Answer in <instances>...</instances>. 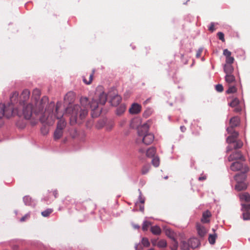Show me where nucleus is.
Segmentation results:
<instances>
[{
  "label": "nucleus",
  "instance_id": "nucleus-1",
  "mask_svg": "<svg viewBox=\"0 0 250 250\" xmlns=\"http://www.w3.org/2000/svg\"><path fill=\"white\" fill-rule=\"evenodd\" d=\"M19 93L17 91L13 92L10 96V103L5 104L6 108H11L12 114L10 117L13 115H17L19 116L23 115L26 119H29L33 113L36 115H41L39 118L44 115V108H46L48 104V99L47 97L44 96L40 100H38V97H36L35 100L31 103L25 105L20 103L19 105L16 108H14L13 104L17 102Z\"/></svg>",
  "mask_w": 250,
  "mask_h": 250
},
{
  "label": "nucleus",
  "instance_id": "nucleus-2",
  "mask_svg": "<svg viewBox=\"0 0 250 250\" xmlns=\"http://www.w3.org/2000/svg\"><path fill=\"white\" fill-rule=\"evenodd\" d=\"M54 103H51L48 105L47 108H45L44 115L40 118V120L42 123L52 125L54 123L55 119H59L58 122L57 128L63 130L66 126L65 121L62 118V114L59 112V109L62 105L61 102H57L56 106V114L53 113V108L54 106Z\"/></svg>",
  "mask_w": 250,
  "mask_h": 250
},
{
  "label": "nucleus",
  "instance_id": "nucleus-3",
  "mask_svg": "<svg viewBox=\"0 0 250 250\" xmlns=\"http://www.w3.org/2000/svg\"><path fill=\"white\" fill-rule=\"evenodd\" d=\"M151 123V121H148L146 123L138 128V137L137 139L138 143L142 142L146 145H149L153 142L154 138V135L148 132Z\"/></svg>",
  "mask_w": 250,
  "mask_h": 250
},
{
  "label": "nucleus",
  "instance_id": "nucleus-4",
  "mask_svg": "<svg viewBox=\"0 0 250 250\" xmlns=\"http://www.w3.org/2000/svg\"><path fill=\"white\" fill-rule=\"evenodd\" d=\"M71 116L70 117V124L74 125L77 123L78 119H83L87 115L88 111L86 109L82 108L79 104H75L71 107Z\"/></svg>",
  "mask_w": 250,
  "mask_h": 250
},
{
  "label": "nucleus",
  "instance_id": "nucleus-5",
  "mask_svg": "<svg viewBox=\"0 0 250 250\" xmlns=\"http://www.w3.org/2000/svg\"><path fill=\"white\" fill-rule=\"evenodd\" d=\"M233 171H241V172L247 173L249 170V167L241 162L236 161L232 163L230 166Z\"/></svg>",
  "mask_w": 250,
  "mask_h": 250
},
{
  "label": "nucleus",
  "instance_id": "nucleus-6",
  "mask_svg": "<svg viewBox=\"0 0 250 250\" xmlns=\"http://www.w3.org/2000/svg\"><path fill=\"white\" fill-rule=\"evenodd\" d=\"M11 114L12 110L11 107L6 108L4 104H0V127L3 124L2 118L3 117L9 118Z\"/></svg>",
  "mask_w": 250,
  "mask_h": 250
},
{
  "label": "nucleus",
  "instance_id": "nucleus-7",
  "mask_svg": "<svg viewBox=\"0 0 250 250\" xmlns=\"http://www.w3.org/2000/svg\"><path fill=\"white\" fill-rule=\"evenodd\" d=\"M106 100V95L104 92H102V93H100L99 94V99L98 100V101L97 102V104L98 105L101 104L102 105H103L105 103ZM101 110L102 108H99V105H98V107L96 108L95 107V115H96L97 112H98V115H100L101 112Z\"/></svg>",
  "mask_w": 250,
  "mask_h": 250
},
{
  "label": "nucleus",
  "instance_id": "nucleus-8",
  "mask_svg": "<svg viewBox=\"0 0 250 250\" xmlns=\"http://www.w3.org/2000/svg\"><path fill=\"white\" fill-rule=\"evenodd\" d=\"M228 159L229 162H231L234 160H240L241 161H245V158L240 151H236L233 152L228 157Z\"/></svg>",
  "mask_w": 250,
  "mask_h": 250
},
{
  "label": "nucleus",
  "instance_id": "nucleus-9",
  "mask_svg": "<svg viewBox=\"0 0 250 250\" xmlns=\"http://www.w3.org/2000/svg\"><path fill=\"white\" fill-rule=\"evenodd\" d=\"M243 218L244 220H250V204H242Z\"/></svg>",
  "mask_w": 250,
  "mask_h": 250
},
{
  "label": "nucleus",
  "instance_id": "nucleus-10",
  "mask_svg": "<svg viewBox=\"0 0 250 250\" xmlns=\"http://www.w3.org/2000/svg\"><path fill=\"white\" fill-rule=\"evenodd\" d=\"M240 120L238 116H234L231 118L229 121V126L227 128V131H231L232 129L238 126L240 124Z\"/></svg>",
  "mask_w": 250,
  "mask_h": 250
},
{
  "label": "nucleus",
  "instance_id": "nucleus-11",
  "mask_svg": "<svg viewBox=\"0 0 250 250\" xmlns=\"http://www.w3.org/2000/svg\"><path fill=\"white\" fill-rule=\"evenodd\" d=\"M196 228L198 234L200 237H204L207 233V230L206 228L200 223H196Z\"/></svg>",
  "mask_w": 250,
  "mask_h": 250
},
{
  "label": "nucleus",
  "instance_id": "nucleus-12",
  "mask_svg": "<svg viewBox=\"0 0 250 250\" xmlns=\"http://www.w3.org/2000/svg\"><path fill=\"white\" fill-rule=\"evenodd\" d=\"M247 173L241 172L236 174L234 177V180L236 183L246 182L247 179Z\"/></svg>",
  "mask_w": 250,
  "mask_h": 250
},
{
  "label": "nucleus",
  "instance_id": "nucleus-13",
  "mask_svg": "<svg viewBox=\"0 0 250 250\" xmlns=\"http://www.w3.org/2000/svg\"><path fill=\"white\" fill-rule=\"evenodd\" d=\"M75 99V94L73 91L68 92L64 96V100L66 103L71 104L73 103Z\"/></svg>",
  "mask_w": 250,
  "mask_h": 250
},
{
  "label": "nucleus",
  "instance_id": "nucleus-14",
  "mask_svg": "<svg viewBox=\"0 0 250 250\" xmlns=\"http://www.w3.org/2000/svg\"><path fill=\"white\" fill-rule=\"evenodd\" d=\"M243 146V142L240 140H237L234 143V146L232 147L230 146L227 147L226 151L227 153L231 151L233 149H237L241 148Z\"/></svg>",
  "mask_w": 250,
  "mask_h": 250
},
{
  "label": "nucleus",
  "instance_id": "nucleus-15",
  "mask_svg": "<svg viewBox=\"0 0 250 250\" xmlns=\"http://www.w3.org/2000/svg\"><path fill=\"white\" fill-rule=\"evenodd\" d=\"M211 216V212L207 210L203 213L201 221L203 223H208L210 222V218Z\"/></svg>",
  "mask_w": 250,
  "mask_h": 250
},
{
  "label": "nucleus",
  "instance_id": "nucleus-16",
  "mask_svg": "<svg viewBox=\"0 0 250 250\" xmlns=\"http://www.w3.org/2000/svg\"><path fill=\"white\" fill-rule=\"evenodd\" d=\"M141 110V106L138 104H132L131 107L129 109V112L131 114H138Z\"/></svg>",
  "mask_w": 250,
  "mask_h": 250
},
{
  "label": "nucleus",
  "instance_id": "nucleus-17",
  "mask_svg": "<svg viewBox=\"0 0 250 250\" xmlns=\"http://www.w3.org/2000/svg\"><path fill=\"white\" fill-rule=\"evenodd\" d=\"M122 98L118 95H116L111 98L110 103L113 106L118 105L121 102Z\"/></svg>",
  "mask_w": 250,
  "mask_h": 250
},
{
  "label": "nucleus",
  "instance_id": "nucleus-18",
  "mask_svg": "<svg viewBox=\"0 0 250 250\" xmlns=\"http://www.w3.org/2000/svg\"><path fill=\"white\" fill-rule=\"evenodd\" d=\"M248 184L247 182L236 183L235 188L237 191L244 190L247 189Z\"/></svg>",
  "mask_w": 250,
  "mask_h": 250
},
{
  "label": "nucleus",
  "instance_id": "nucleus-19",
  "mask_svg": "<svg viewBox=\"0 0 250 250\" xmlns=\"http://www.w3.org/2000/svg\"><path fill=\"white\" fill-rule=\"evenodd\" d=\"M232 64H227L226 63L224 66V70L226 74H232L234 68Z\"/></svg>",
  "mask_w": 250,
  "mask_h": 250
},
{
  "label": "nucleus",
  "instance_id": "nucleus-20",
  "mask_svg": "<svg viewBox=\"0 0 250 250\" xmlns=\"http://www.w3.org/2000/svg\"><path fill=\"white\" fill-rule=\"evenodd\" d=\"M30 91L28 89H24L21 95V98L23 99V102H21V104H23L24 102L27 100L30 96Z\"/></svg>",
  "mask_w": 250,
  "mask_h": 250
},
{
  "label": "nucleus",
  "instance_id": "nucleus-21",
  "mask_svg": "<svg viewBox=\"0 0 250 250\" xmlns=\"http://www.w3.org/2000/svg\"><path fill=\"white\" fill-rule=\"evenodd\" d=\"M104 126L105 127V129L108 131H110L113 128L114 126V123L112 120L107 121L106 120Z\"/></svg>",
  "mask_w": 250,
  "mask_h": 250
},
{
  "label": "nucleus",
  "instance_id": "nucleus-22",
  "mask_svg": "<svg viewBox=\"0 0 250 250\" xmlns=\"http://www.w3.org/2000/svg\"><path fill=\"white\" fill-rule=\"evenodd\" d=\"M23 201L25 205L27 206H35V204L32 201L31 198L29 196H25L23 198Z\"/></svg>",
  "mask_w": 250,
  "mask_h": 250
},
{
  "label": "nucleus",
  "instance_id": "nucleus-23",
  "mask_svg": "<svg viewBox=\"0 0 250 250\" xmlns=\"http://www.w3.org/2000/svg\"><path fill=\"white\" fill-rule=\"evenodd\" d=\"M225 81L229 84L232 83L235 81V78L232 74H226Z\"/></svg>",
  "mask_w": 250,
  "mask_h": 250
},
{
  "label": "nucleus",
  "instance_id": "nucleus-24",
  "mask_svg": "<svg viewBox=\"0 0 250 250\" xmlns=\"http://www.w3.org/2000/svg\"><path fill=\"white\" fill-rule=\"evenodd\" d=\"M156 148L154 147H151L148 148L146 151V155L148 157H153L156 153Z\"/></svg>",
  "mask_w": 250,
  "mask_h": 250
},
{
  "label": "nucleus",
  "instance_id": "nucleus-25",
  "mask_svg": "<svg viewBox=\"0 0 250 250\" xmlns=\"http://www.w3.org/2000/svg\"><path fill=\"white\" fill-rule=\"evenodd\" d=\"M239 196L242 201H244L247 202L250 201V195L248 192L241 193Z\"/></svg>",
  "mask_w": 250,
  "mask_h": 250
},
{
  "label": "nucleus",
  "instance_id": "nucleus-26",
  "mask_svg": "<svg viewBox=\"0 0 250 250\" xmlns=\"http://www.w3.org/2000/svg\"><path fill=\"white\" fill-rule=\"evenodd\" d=\"M190 247L192 248H196L199 244V240L196 238H192L188 240Z\"/></svg>",
  "mask_w": 250,
  "mask_h": 250
},
{
  "label": "nucleus",
  "instance_id": "nucleus-27",
  "mask_svg": "<svg viewBox=\"0 0 250 250\" xmlns=\"http://www.w3.org/2000/svg\"><path fill=\"white\" fill-rule=\"evenodd\" d=\"M150 230L151 232L155 235H160L161 233V229L157 226L151 227Z\"/></svg>",
  "mask_w": 250,
  "mask_h": 250
},
{
  "label": "nucleus",
  "instance_id": "nucleus-28",
  "mask_svg": "<svg viewBox=\"0 0 250 250\" xmlns=\"http://www.w3.org/2000/svg\"><path fill=\"white\" fill-rule=\"evenodd\" d=\"M63 130L56 128L54 133L55 140L59 139L62 135Z\"/></svg>",
  "mask_w": 250,
  "mask_h": 250
},
{
  "label": "nucleus",
  "instance_id": "nucleus-29",
  "mask_svg": "<svg viewBox=\"0 0 250 250\" xmlns=\"http://www.w3.org/2000/svg\"><path fill=\"white\" fill-rule=\"evenodd\" d=\"M106 119L103 118L99 120L97 122L96 127L100 129L103 127L105 124Z\"/></svg>",
  "mask_w": 250,
  "mask_h": 250
},
{
  "label": "nucleus",
  "instance_id": "nucleus-30",
  "mask_svg": "<svg viewBox=\"0 0 250 250\" xmlns=\"http://www.w3.org/2000/svg\"><path fill=\"white\" fill-rule=\"evenodd\" d=\"M126 107L124 104L120 105L116 110V114L118 115H122L125 110Z\"/></svg>",
  "mask_w": 250,
  "mask_h": 250
},
{
  "label": "nucleus",
  "instance_id": "nucleus-31",
  "mask_svg": "<svg viewBox=\"0 0 250 250\" xmlns=\"http://www.w3.org/2000/svg\"><path fill=\"white\" fill-rule=\"evenodd\" d=\"M181 248L182 250H189L190 247L189 241L188 242L186 241H182L181 243Z\"/></svg>",
  "mask_w": 250,
  "mask_h": 250
},
{
  "label": "nucleus",
  "instance_id": "nucleus-32",
  "mask_svg": "<svg viewBox=\"0 0 250 250\" xmlns=\"http://www.w3.org/2000/svg\"><path fill=\"white\" fill-rule=\"evenodd\" d=\"M216 237L217 234L216 233H214L213 234H209L208 238L209 243L211 245L214 244L215 243Z\"/></svg>",
  "mask_w": 250,
  "mask_h": 250
},
{
  "label": "nucleus",
  "instance_id": "nucleus-33",
  "mask_svg": "<svg viewBox=\"0 0 250 250\" xmlns=\"http://www.w3.org/2000/svg\"><path fill=\"white\" fill-rule=\"evenodd\" d=\"M152 158H153L152 160V165L155 167H158L159 166V164H160V160H159V157H158L157 156H154Z\"/></svg>",
  "mask_w": 250,
  "mask_h": 250
},
{
  "label": "nucleus",
  "instance_id": "nucleus-34",
  "mask_svg": "<svg viewBox=\"0 0 250 250\" xmlns=\"http://www.w3.org/2000/svg\"><path fill=\"white\" fill-rule=\"evenodd\" d=\"M81 104L84 106L83 108H86V106L89 104L88 99L86 97H82L80 100Z\"/></svg>",
  "mask_w": 250,
  "mask_h": 250
},
{
  "label": "nucleus",
  "instance_id": "nucleus-35",
  "mask_svg": "<svg viewBox=\"0 0 250 250\" xmlns=\"http://www.w3.org/2000/svg\"><path fill=\"white\" fill-rule=\"evenodd\" d=\"M227 132L229 134V136L237 139L239 135V133L237 131H236L234 129H232L231 131Z\"/></svg>",
  "mask_w": 250,
  "mask_h": 250
},
{
  "label": "nucleus",
  "instance_id": "nucleus-36",
  "mask_svg": "<svg viewBox=\"0 0 250 250\" xmlns=\"http://www.w3.org/2000/svg\"><path fill=\"white\" fill-rule=\"evenodd\" d=\"M53 212V209L51 208H47L43 211L42 212V215L43 217H48L52 212Z\"/></svg>",
  "mask_w": 250,
  "mask_h": 250
},
{
  "label": "nucleus",
  "instance_id": "nucleus-37",
  "mask_svg": "<svg viewBox=\"0 0 250 250\" xmlns=\"http://www.w3.org/2000/svg\"><path fill=\"white\" fill-rule=\"evenodd\" d=\"M239 104V100L237 98H235L232 100L231 102L229 104V105L232 107H234L238 105Z\"/></svg>",
  "mask_w": 250,
  "mask_h": 250
},
{
  "label": "nucleus",
  "instance_id": "nucleus-38",
  "mask_svg": "<svg viewBox=\"0 0 250 250\" xmlns=\"http://www.w3.org/2000/svg\"><path fill=\"white\" fill-rule=\"evenodd\" d=\"M167 243L164 239H162L159 241L157 243V246L159 248H165L167 246Z\"/></svg>",
  "mask_w": 250,
  "mask_h": 250
},
{
  "label": "nucleus",
  "instance_id": "nucleus-39",
  "mask_svg": "<svg viewBox=\"0 0 250 250\" xmlns=\"http://www.w3.org/2000/svg\"><path fill=\"white\" fill-rule=\"evenodd\" d=\"M172 240H173V242H172V244L170 247V249L171 250H177L178 247V242H177V241H176L175 240V239L174 238Z\"/></svg>",
  "mask_w": 250,
  "mask_h": 250
},
{
  "label": "nucleus",
  "instance_id": "nucleus-40",
  "mask_svg": "<svg viewBox=\"0 0 250 250\" xmlns=\"http://www.w3.org/2000/svg\"><path fill=\"white\" fill-rule=\"evenodd\" d=\"M237 91V88L234 86H229L226 92L228 94L235 93Z\"/></svg>",
  "mask_w": 250,
  "mask_h": 250
},
{
  "label": "nucleus",
  "instance_id": "nucleus-41",
  "mask_svg": "<svg viewBox=\"0 0 250 250\" xmlns=\"http://www.w3.org/2000/svg\"><path fill=\"white\" fill-rule=\"evenodd\" d=\"M237 140L236 138L229 136L227 137L226 141L227 143L230 144H234Z\"/></svg>",
  "mask_w": 250,
  "mask_h": 250
},
{
  "label": "nucleus",
  "instance_id": "nucleus-42",
  "mask_svg": "<svg viewBox=\"0 0 250 250\" xmlns=\"http://www.w3.org/2000/svg\"><path fill=\"white\" fill-rule=\"evenodd\" d=\"M93 74H94V70L92 71V73L89 75L88 81H87L86 80V79L84 77H83V82L87 84H90L92 82Z\"/></svg>",
  "mask_w": 250,
  "mask_h": 250
},
{
  "label": "nucleus",
  "instance_id": "nucleus-43",
  "mask_svg": "<svg viewBox=\"0 0 250 250\" xmlns=\"http://www.w3.org/2000/svg\"><path fill=\"white\" fill-rule=\"evenodd\" d=\"M151 225L150 222L148 221H145L143 223V225L142 227V229L144 231L147 230L149 227Z\"/></svg>",
  "mask_w": 250,
  "mask_h": 250
},
{
  "label": "nucleus",
  "instance_id": "nucleus-44",
  "mask_svg": "<svg viewBox=\"0 0 250 250\" xmlns=\"http://www.w3.org/2000/svg\"><path fill=\"white\" fill-rule=\"evenodd\" d=\"M142 245L145 247H147L149 246L150 243L147 238H143L142 240Z\"/></svg>",
  "mask_w": 250,
  "mask_h": 250
},
{
  "label": "nucleus",
  "instance_id": "nucleus-45",
  "mask_svg": "<svg viewBox=\"0 0 250 250\" xmlns=\"http://www.w3.org/2000/svg\"><path fill=\"white\" fill-rule=\"evenodd\" d=\"M150 169V166L149 165L144 166L142 169V173L143 174H146Z\"/></svg>",
  "mask_w": 250,
  "mask_h": 250
},
{
  "label": "nucleus",
  "instance_id": "nucleus-46",
  "mask_svg": "<svg viewBox=\"0 0 250 250\" xmlns=\"http://www.w3.org/2000/svg\"><path fill=\"white\" fill-rule=\"evenodd\" d=\"M166 234L169 238L171 239H174V234L173 232L169 229H167L166 230Z\"/></svg>",
  "mask_w": 250,
  "mask_h": 250
},
{
  "label": "nucleus",
  "instance_id": "nucleus-47",
  "mask_svg": "<svg viewBox=\"0 0 250 250\" xmlns=\"http://www.w3.org/2000/svg\"><path fill=\"white\" fill-rule=\"evenodd\" d=\"M234 60V58L230 56L226 58V62L227 64H232L233 63Z\"/></svg>",
  "mask_w": 250,
  "mask_h": 250
},
{
  "label": "nucleus",
  "instance_id": "nucleus-48",
  "mask_svg": "<svg viewBox=\"0 0 250 250\" xmlns=\"http://www.w3.org/2000/svg\"><path fill=\"white\" fill-rule=\"evenodd\" d=\"M215 89L217 91L221 92L223 91V86L221 84H218L215 86Z\"/></svg>",
  "mask_w": 250,
  "mask_h": 250
},
{
  "label": "nucleus",
  "instance_id": "nucleus-49",
  "mask_svg": "<svg viewBox=\"0 0 250 250\" xmlns=\"http://www.w3.org/2000/svg\"><path fill=\"white\" fill-rule=\"evenodd\" d=\"M223 55L226 56V58H227L230 56L231 55V53L227 49H225L223 51Z\"/></svg>",
  "mask_w": 250,
  "mask_h": 250
},
{
  "label": "nucleus",
  "instance_id": "nucleus-50",
  "mask_svg": "<svg viewBox=\"0 0 250 250\" xmlns=\"http://www.w3.org/2000/svg\"><path fill=\"white\" fill-rule=\"evenodd\" d=\"M217 36L219 40H221L222 42L225 41L224 35L222 32H218L217 33Z\"/></svg>",
  "mask_w": 250,
  "mask_h": 250
},
{
  "label": "nucleus",
  "instance_id": "nucleus-51",
  "mask_svg": "<svg viewBox=\"0 0 250 250\" xmlns=\"http://www.w3.org/2000/svg\"><path fill=\"white\" fill-rule=\"evenodd\" d=\"M202 51H203V49L202 48H200L197 50L196 54V58H199L201 57Z\"/></svg>",
  "mask_w": 250,
  "mask_h": 250
},
{
  "label": "nucleus",
  "instance_id": "nucleus-52",
  "mask_svg": "<svg viewBox=\"0 0 250 250\" xmlns=\"http://www.w3.org/2000/svg\"><path fill=\"white\" fill-rule=\"evenodd\" d=\"M208 30L211 32H213L215 30L214 23H213V22L211 23V24L208 28Z\"/></svg>",
  "mask_w": 250,
  "mask_h": 250
},
{
  "label": "nucleus",
  "instance_id": "nucleus-53",
  "mask_svg": "<svg viewBox=\"0 0 250 250\" xmlns=\"http://www.w3.org/2000/svg\"><path fill=\"white\" fill-rule=\"evenodd\" d=\"M41 131L43 135H46L48 132V129L45 127H43L41 128Z\"/></svg>",
  "mask_w": 250,
  "mask_h": 250
},
{
  "label": "nucleus",
  "instance_id": "nucleus-54",
  "mask_svg": "<svg viewBox=\"0 0 250 250\" xmlns=\"http://www.w3.org/2000/svg\"><path fill=\"white\" fill-rule=\"evenodd\" d=\"M207 179V176L205 175H201L198 178L199 181L205 180Z\"/></svg>",
  "mask_w": 250,
  "mask_h": 250
},
{
  "label": "nucleus",
  "instance_id": "nucleus-55",
  "mask_svg": "<svg viewBox=\"0 0 250 250\" xmlns=\"http://www.w3.org/2000/svg\"><path fill=\"white\" fill-rule=\"evenodd\" d=\"M234 107H235V108L234 109V112H239L241 111V108L238 105H237Z\"/></svg>",
  "mask_w": 250,
  "mask_h": 250
},
{
  "label": "nucleus",
  "instance_id": "nucleus-56",
  "mask_svg": "<svg viewBox=\"0 0 250 250\" xmlns=\"http://www.w3.org/2000/svg\"><path fill=\"white\" fill-rule=\"evenodd\" d=\"M28 216H29V215H28V214H26V215H25L24 216H23L22 217H21V218L20 221H21V222H23V221H24L26 220V219L28 217Z\"/></svg>",
  "mask_w": 250,
  "mask_h": 250
},
{
  "label": "nucleus",
  "instance_id": "nucleus-57",
  "mask_svg": "<svg viewBox=\"0 0 250 250\" xmlns=\"http://www.w3.org/2000/svg\"><path fill=\"white\" fill-rule=\"evenodd\" d=\"M143 249V247L142 246V245L139 244L136 245V250H140Z\"/></svg>",
  "mask_w": 250,
  "mask_h": 250
},
{
  "label": "nucleus",
  "instance_id": "nucleus-58",
  "mask_svg": "<svg viewBox=\"0 0 250 250\" xmlns=\"http://www.w3.org/2000/svg\"><path fill=\"white\" fill-rule=\"evenodd\" d=\"M151 243L152 244V245L153 246H156L157 245V240H155V239H153V240H151Z\"/></svg>",
  "mask_w": 250,
  "mask_h": 250
},
{
  "label": "nucleus",
  "instance_id": "nucleus-59",
  "mask_svg": "<svg viewBox=\"0 0 250 250\" xmlns=\"http://www.w3.org/2000/svg\"><path fill=\"white\" fill-rule=\"evenodd\" d=\"M53 195H54L55 197V198H57V194H58V193H57V190H54L53 192Z\"/></svg>",
  "mask_w": 250,
  "mask_h": 250
},
{
  "label": "nucleus",
  "instance_id": "nucleus-60",
  "mask_svg": "<svg viewBox=\"0 0 250 250\" xmlns=\"http://www.w3.org/2000/svg\"><path fill=\"white\" fill-rule=\"evenodd\" d=\"M186 127L184 126H181V129L182 130V132H184L185 130H186Z\"/></svg>",
  "mask_w": 250,
  "mask_h": 250
},
{
  "label": "nucleus",
  "instance_id": "nucleus-61",
  "mask_svg": "<svg viewBox=\"0 0 250 250\" xmlns=\"http://www.w3.org/2000/svg\"><path fill=\"white\" fill-rule=\"evenodd\" d=\"M98 89H99L100 91H103V87H102V86L98 87L97 89V91H98Z\"/></svg>",
  "mask_w": 250,
  "mask_h": 250
},
{
  "label": "nucleus",
  "instance_id": "nucleus-62",
  "mask_svg": "<svg viewBox=\"0 0 250 250\" xmlns=\"http://www.w3.org/2000/svg\"><path fill=\"white\" fill-rule=\"evenodd\" d=\"M91 116L92 117H93V115H94V110H93V109L91 110Z\"/></svg>",
  "mask_w": 250,
  "mask_h": 250
},
{
  "label": "nucleus",
  "instance_id": "nucleus-63",
  "mask_svg": "<svg viewBox=\"0 0 250 250\" xmlns=\"http://www.w3.org/2000/svg\"><path fill=\"white\" fill-rule=\"evenodd\" d=\"M140 152H141V153H145V150L143 149H140L139 150Z\"/></svg>",
  "mask_w": 250,
  "mask_h": 250
},
{
  "label": "nucleus",
  "instance_id": "nucleus-64",
  "mask_svg": "<svg viewBox=\"0 0 250 250\" xmlns=\"http://www.w3.org/2000/svg\"><path fill=\"white\" fill-rule=\"evenodd\" d=\"M149 101V99L146 100V101L144 102V104H146L147 102Z\"/></svg>",
  "mask_w": 250,
  "mask_h": 250
}]
</instances>
